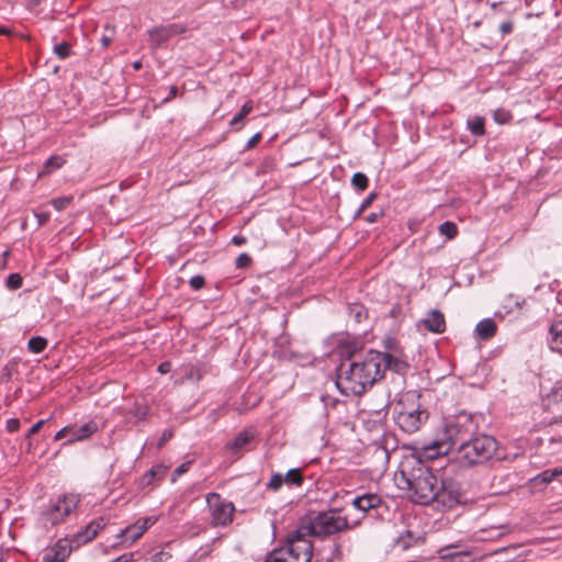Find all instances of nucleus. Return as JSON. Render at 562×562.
<instances>
[{
  "mask_svg": "<svg viewBox=\"0 0 562 562\" xmlns=\"http://www.w3.org/2000/svg\"><path fill=\"white\" fill-rule=\"evenodd\" d=\"M402 367L403 362L390 353L369 350L362 357L340 363L336 385L344 395L360 396L381 380L387 369L398 372Z\"/></svg>",
  "mask_w": 562,
  "mask_h": 562,
  "instance_id": "nucleus-1",
  "label": "nucleus"
},
{
  "mask_svg": "<svg viewBox=\"0 0 562 562\" xmlns=\"http://www.w3.org/2000/svg\"><path fill=\"white\" fill-rule=\"evenodd\" d=\"M398 479L404 484L402 487L408 490L409 498L414 503L422 505L432 503L436 497L435 491H437L436 485L439 477L419 458H406L401 463Z\"/></svg>",
  "mask_w": 562,
  "mask_h": 562,
  "instance_id": "nucleus-2",
  "label": "nucleus"
},
{
  "mask_svg": "<svg viewBox=\"0 0 562 562\" xmlns=\"http://www.w3.org/2000/svg\"><path fill=\"white\" fill-rule=\"evenodd\" d=\"M477 431V424L473 416L467 413L458 415L443 430V437L425 447L423 456L427 459H436L448 454L453 448L458 450Z\"/></svg>",
  "mask_w": 562,
  "mask_h": 562,
  "instance_id": "nucleus-3",
  "label": "nucleus"
},
{
  "mask_svg": "<svg viewBox=\"0 0 562 562\" xmlns=\"http://www.w3.org/2000/svg\"><path fill=\"white\" fill-rule=\"evenodd\" d=\"M299 532L324 540L351 528L347 516L340 509L310 512L299 521Z\"/></svg>",
  "mask_w": 562,
  "mask_h": 562,
  "instance_id": "nucleus-4",
  "label": "nucleus"
},
{
  "mask_svg": "<svg viewBox=\"0 0 562 562\" xmlns=\"http://www.w3.org/2000/svg\"><path fill=\"white\" fill-rule=\"evenodd\" d=\"M313 543L307 535H301L299 527L286 537L285 544L274 549L266 562H310Z\"/></svg>",
  "mask_w": 562,
  "mask_h": 562,
  "instance_id": "nucleus-5",
  "label": "nucleus"
},
{
  "mask_svg": "<svg viewBox=\"0 0 562 562\" xmlns=\"http://www.w3.org/2000/svg\"><path fill=\"white\" fill-rule=\"evenodd\" d=\"M497 441L492 436H473L467 443L458 447L459 458L470 465L481 464L494 457Z\"/></svg>",
  "mask_w": 562,
  "mask_h": 562,
  "instance_id": "nucleus-6",
  "label": "nucleus"
},
{
  "mask_svg": "<svg viewBox=\"0 0 562 562\" xmlns=\"http://www.w3.org/2000/svg\"><path fill=\"white\" fill-rule=\"evenodd\" d=\"M206 503L211 513V524L214 527L227 526L233 521L235 506L225 501L217 493L206 495Z\"/></svg>",
  "mask_w": 562,
  "mask_h": 562,
  "instance_id": "nucleus-7",
  "label": "nucleus"
},
{
  "mask_svg": "<svg viewBox=\"0 0 562 562\" xmlns=\"http://www.w3.org/2000/svg\"><path fill=\"white\" fill-rule=\"evenodd\" d=\"M436 497L432 503L441 505L442 509H451L460 503L461 487L452 477H440L436 485Z\"/></svg>",
  "mask_w": 562,
  "mask_h": 562,
  "instance_id": "nucleus-8",
  "label": "nucleus"
},
{
  "mask_svg": "<svg viewBox=\"0 0 562 562\" xmlns=\"http://www.w3.org/2000/svg\"><path fill=\"white\" fill-rule=\"evenodd\" d=\"M78 497L76 495H68L58 498L48 510L43 514L45 525L55 526L61 521L77 507Z\"/></svg>",
  "mask_w": 562,
  "mask_h": 562,
  "instance_id": "nucleus-9",
  "label": "nucleus"
},
{
  "mask_svg": "<svg viewBox=\"0 0 562 562\" xmlns=\"http://www.w3.org/2000/svg\"><path fill=\"white\" fill-rule=\"evenodd\" d=\"M428 418V413L419 408L398 411L396 416V424L402 430L408 434L417 431L422 424Z\"/></svg>",
  "mask_w": 562,
  "mask_h": 562,
  "instance_id": "nucleus-10",
  "label": "nucleus"
},
{
  "mask_svg": "<svg viewBox=\"0 0 562 562\" xmlns=\"http://www.w3.org/2000/svg\"><path fill=\"white\" fill-rule=\"evenodd\" d=\"M156 517H145L137 520L135 524L127 526L117 535L119 538L130 540V544L138 540L146 530L156 522Z\"/></svg>",
  "mask_w": 562,
  "mask_h": 562,
  "instance_id": "nucleus-11",
  "label": "nucleus"
},
{
  "mask_svg": "<svg viewBox=\"0 0 562 562\" xmlns=\"http://www.w3.org/2000/svg\"><path fill=\"white\" fill-rule=\"evenodd\" d=\"M186 32V27L181 24H169L167 26L155 27L149 31L150 42L155 46H159L170 37Z\"/></svg>",
  "mask_w": 562,
  "mask_h": 562,
  "instance_id": "nucleus-12",
  "label": "nucleus"
},
{
  "mask_svg": "<svg viewBox=\"0 0 562 562\" xmlns=\"http://www.w3.org/2000/svg\"><path fill=\"white\" fill-rule=\"evenodd\" d=\"M106 524L108 522L103 517H99L92 520L90 524L86 526V528L81 532H78L75 536L74 541L76 542L77 546H80L93 540L98 536L100 530H102L106 526Z\"/></svg>",
  "mask_w": 562,
  "mask_h": 562,
  "instance_id": "nucleus-13",
  "label": "nucleus"
},
{
  "mask_svg": "<svg viewBox=\"0 0 562 562\" xmlns=\"http://www.w3.org/2000/svg\"><path fill=\"white\" fill-rule=\"evenodd\" d=\"M71 552V544L67 539L56 542L49 552L43 557L42 562H65Z\"/></svg>",
  "mask_w": 562,
  "mask_h": 562,
  "instance_id": "nucleus-14",
  "label": "nucleus"
},
{
  "mask_svg": "<svg viewBox=\"0 0 562 562\" xmlns=\"http://www.w3.org/2000/svg\"><path fill=\"white\" fill-rule=\"evenodd\" d=\"M381 504L382 498L374 493L363 494L352 499L353 507L363 513L378 508Z\"/></svg>",
  "mask_w": 562,
  "mask_h": 562,
  "instance_id": "nucleus-15",
  "label": "nucleus"
},
{
  "mask_svg": "<svg viewBox=\"0 0 562 562\" xmlns=\"http://www.w3.org/2000/svg\"><path fill=\"white\" fill-rule=\"evenodd\" d=\"M422 322L431 333L441 334L446 329L445 316L439 310L430 311Z\"/></svg>",
  "mask_w": 562,
  "mask_h": 562,
  "instance_id": "nucleus-16",
  "label": "nucleus"
},
{
  "mask_svg": "<svg viewBox=\"0 0 562 562\" xmlns=\"http://www.w3.org/2000/svg\"><path fill=\"white\" fill-rule=\"evenodd\" d=\"M497 330V326L495 322L491 318H485L477 323L475 327V333L477 337L482 340L491 339Z\"/></svg>",
  "mask_w": 562,
  "mask_h": 562,
  "instance_id": "nucleus-17",
  "label": "nucleus"
},
{
  "mask_svg": "<svg viewBox=\"0 0 562 562\" xmlns=\"http://www.w3.org/2000/svg\"><path fill=\"white\" fill-rule=\"evenodd\" d=\"M254 438H255L254 431H251L249 429L243 430L234 438L233 441H231L226 445V448L229 450H234V451L240 450L246 445H248Z\"/></svg>",
  "mask_w": 562,
  "mask_h": 562,
  "instance_id": "nucleus-18",
  "label": "nucleus"
},
{
  "mask_svg": "<svg viewBox=\"0 0 562 562\" xmlns=\"http://www.w3.org/2000/svg\"><path fill=\"white\" fill-rule=\"evenodd\" d=\"M549 334L551 349L562 355V322L552 324Z\"/></svg>",
  "mask_w": 562,
  "mask_h": 562,
  "instance_id": "nucleus-19",
  "label": "nucleus"
},
{
  "mask_svg": "<svg viewBox=\"0 0 562 562\" xmlns=\"http://www.w3.org/2000/svg\"><path fill=\"white\" fill-rule=\"evenodd\" d=\"M97 430H98V426L95 423H93V422L87 423V424L82 425L81 427H79L78 429L72 431V437H71V439H69V442H74L77 440H83V439L90 437Z\"/></svg>",
  "mask_w": 562,
  "mask_h": 562,
  "instance_id": "nucleus-20",
  "label": "nucleus"
},
{
  "mask_svg": "<svg viewBox=\"0 0 562 562\" xmlns=\"http://www.w3.org/2000/svg\"><path fill=\"white\" fill-rule=\"evenodd\" d=\"M562 475V468L544 470L532 479L535 483L548 484L552 482L557 476Z\"/></svg>",
  "mask_w": 562,
  "mask_h": 562,
  "instance_id": "nucleus-21",
  "label": "nucleus"
},
{
  "mask_svg": "<svg viewBox=\"0 0 562 562\" xmlns=\"http://www.w3.org/2000/svg\"><path fill=\"white\" fill-rule=\"evenodd\" d=\"M484 119L482 116H474L468 121V126L471 133L475 136H482L485 133Z\"/></svg>",
  "mask_w": 562,
  "mask_h": 562,
  "instance_id": "nucleus-22",
  "label": "nucleus"
},
{
  "mask_svg": "<svg viewBox=\"0 0 562 562\" xmlns=\"http://www.w3.org/2000/svg\"><path fill=\"white\" fill-rule=\"evenodd\" d=\"M29 349L34 353H41L47 346V340L43 337H32L27 342Z\"/></svg>",
  "mask_w": 562,
  "mask_h": 562,
  "instance_id": "nucleus-23",
  "label": "nucleus"
},
{
  "mask_svg": "<svg viewBox=\"0 0 562 562\" xmlns=\"http://www.w3.org/2000/svg\"><path fill=\"white\" fill-rule=\"evenodd\" d=\"M252 110V103L251 101L246 102L238 114H236L233 120L231 121L232 126H237L238 124H241L245 120V117L251 112Z\"/></svg>",
  "mask_w": 562,
  "mask_h": 562,
  "instance_id": "nucleus-24",
  "label": "nucleus"
},
{
  "mask_svg": "<svg viewBox=\"0 0 562 562\" xmlns=\"http://www.w3.org/2000/svg\"><path fill=\"white\" fill-rule=\"evenodd\" d=\"M439 233L448 239H452L458 235V227L454 223L447 221L439 225Z\"/></svg>",
  "mask_w": 562,
  "mask_h": 562,
  "instance_id": "nucleus-25",
  "label": "nucleus"
},
{
  "mask_svg": "<svg viewBox=\"0 0 562 562\" xmlns=\"http://www.w3.org/2000/svg\"><path fill=\"white\" fill-rule=\"evenodd\" d=\"M284 483L300 486L303 483V476L299 469H291L288 471L285 476H283Z\"/></svg>",
  "mask_w": 562,
  "mask_h": 562,
  "instance_id": "nucleus-26",
  "label": "nucleus"
},
{
  "mask_svg": "<svg viewBox=\"0 0 562 562\" xmlns=\"http://www.w3.org/2000/svg\"><path fill=\"white\" fill-rule=\"evenodd\" d=\"M368 177L362 172H356L351 178V183L358 190H366L368 188Z\"/></svg>",
  "mask_w": 562,
  "mask_h": 562,
  "instance_id": "nucleus-27",
  "label": "nucleus"
},
{
  "mask_svg": "<svg viewBox=\"0 0 562 562\" xmlns=\"http://www.w3.org/2000/svg\"><path fill=\"white\" fill-rule=\"evenodd\" d=\"M65 164V159L59 156H52L46 162H45V172H50L55 169L60 168Z\"/></svg>",
  "mask_w": 562,
  "mask_h": 562,
  "instance_id": "nucleus-28",
  "label": "nucleus"
},
{
  "mask_svg": "<svg viewBox=\"0 0 562 562\" xmlns=\"http://www.w3.org/2000/svg\"><path fill=\"white\" fill-rule=\"evenodd\" d=\"M54 53L61 59L70 56L71 47L67 42H63L54 46Z\"/></svg>",
  "mask_w": 562,
  "mask_h": 562,
  "instance_id": "nucleus-29",
  "label": "nucleus"
},
{
  "mask_svg": "<svg viewBox=\"0 0 562 562\" xmlns=\"http://www.w3.org/2000/svg\"><path fill=\"white\" fill-rule=\"evenodd\" d=\"M22 283H23V279L19 273L9 274V277L7 278V282H5L7 286L10 290L20 289L22 286Z\"/></svg>",
  "mask_w": 562,
  "mask_h": 562,
  "instance_id": "nucleus-30",
  "label": "nucleus"
},
{
  "mask_svg": "<svg viewBox=\"0 0 562 562\" xmlns=\"http://www.w3.org/2000/svg\"><path fill=\"white\" fill-rule=\"evenodd\" d=\"M494 120L499 124H506L512 120V114L507 110L497 109L494 112Z\"/></svg>",
  "mask_w": 562,
  "mask_h": 562,
  "instance_id": "nucleus-31",
  "label": "nucleus"
},
{
  "mask_svg": "<svg viewBox=\"0 0 562 562\" xmlns=\"http://www.w3.org/2000/svg\"><path fill=\"white\" fill-rule=\"evenodd\" d=\"M71 196H61L53 199L52 204L57 211H61L65 210L71 203Z\"/></svg>",
  "mask_w": 562,
  "mask_h": 562,
  "instance_id": "nucleus-32",
  "label": "nucleus"
},
{
  "mask_svg": "<svg viewBox=\"0 0 562 562\" xmlns=\"http://www.w3.org/2000/svg\"><path fill=\"white\" fill-rule=\"evenodd\" d=\"M251 257L248 254L243 252L236 259V267L239 269H245L248 268L251 265Z\"/></svg>",
  "mask_w": 562,
  "mask_h": 562,
  "instance_id": "nucleus-33",
  "label": "nucleus"
},
{
  "mask_svg": "<svg viewBox=\"0 0 562 562\" xmlns=\"http://www.w3.org/2000/svg\"><path fill=\"white\" fill-rule=\"evenodd\" d=\"M283 483H284V480H283L282 474L276 473L271 476V479L268 483V487L270 490L277 491L282 486Z\"/></svg>",
  "mask_w": 562,
  "mask_h": 562,
  "instance_id": "nucleus-34",
  "label": "nucleus"
},
{
  "mask_svg": "<svg viewBox=\"0 0 562 562\" xmlns=\"http://www.w3.org/2000/svg\"><path fill=\"white\" fill-rule=\"evenodd\" d=\"M453 562H472L471 552L460 551L451 554Z\"/></svg>",
  "mask_w": 562,
  "mask_h": 562,
  "instance_id": "nucleus-35",
  "label": "nucleus"
},
{
  "mask_svg": "<svg viewBox=\"0 0 562 562\" xmlns=\"http://www.w3.org/2000/svg\"><path fill=\"white\" fill-rule=\"evenodd\" d=\"M190 465H191V462L188 461V462H184V463L180 464L179 467H177L172 473V481H176L177 477H179L180 475L186 473L189 470Z\"/></svg>",
  "mask_w": 562,
  "mask_h": 562,
  "instance_id": "nucleus-36",
  "label": "nucleus"
},
{
  "mask_svg": "<svg viewBox=\"0 0 562 562\" xmlns=\"http://www.w3.org/2000/svg\"><path fill=\"white\" fill-rule=\"evenodd\" d=\"M204 278L202 276H194L190 279V285L194 290H200L204 285Z\"/></svg>",
  "mask_w": 562,
  "mask_h": 562,
  "instance_id": "nucleus-37",
  "label": "nucleus"
},
{
  "mask_svg": "<svg viewBox=\"0 0 562 562\" xmlns=\"http://www.w3.org/2000/svg\"><path fill=\"white\" fill-rule=\"evenodd\" d=\"M376 198V193L372 192L370 193L361 203L360 205V209H359V213L363 212L366 209H368L371 203L374 201V199Z\"/></svg>",
  "mask_w": 562,
  "mask_h": 562,
  "instance_id": "nucleus-38",
  "label": "nucleus"
},
{
  "mask_svg": "<svg viewBox=\"0 0 562 562\" xmlns=\"http://www.w3.org/2000/svg\"><path fill=\"white\" fill-rule=\"evenodd\" d=\"M499 31H501L502 35L510 34L513 31V22L510 20L504 21L499 25Z\"/></svg>",
  "mask_w": 562,
  "mask_h": 562,
  "instance_id": "nucleus-39",
  "label": "nucleus"
},
{
  "mask_svg": "<svg viewBox=\"0 0 562 562\" xmlns=\"http://www.w3.org/2000/svg\"><path fill=\"white\" fill-rule=\"evenodd\" d=\"M173 436V432L169 429L164 430L161 438L158 441V448H161L168 440Z\"/></svg>",
  "mask_w": 562,
  "mask_h": 562,
  "instance_id": "nucleus-40",
  "label": "nucleus"
},
{
  "mask_svg": "<svg viewBox=\"0 0 562 562\" xmlns=\"http://www.w3.org/2000/svg\"><path fill=\"white\" fill-rule=\"evenodd\" d=\"M261 139V134L260 133H257L255 134L252 137L249 138V140L247 142L246 146H245V149H251L254 148Z\"/></svg>",
  "mask_w": 562,
  "mask_h": 562,
  "instance_id": "nucleus-41",
  "label": "nucleus"
},
{
  "mask_svg": "<svg viewBox=\"0 0 562 562\" xmlns=\"http://www.w3.org/2000/svg\"><path fill=\"white\" fill-rule=\"evenodd\" d=\"M20 428V420L16 418H11L7 422V429L10 432L16 431Z\"/></svg>",
  "mask_w": 562,
  "mask_h": 562,
  "instance_id": "nucleus-42",
  "label": "nucleus"
},
{
  "mask_svg": "<svg viewBox=\"0 0 562 562\" xmlns=\"http://www.w3.org/2000/svg\"><path fill=\"white\" fill-rule=\"evenodd\" d=\"M44 423H45L44 420H38L36 424H34L27 431L26 437L30 438L31 436L37 434L40 431V429L42 428V426L44 425Z\"/></svg>",
  "mask_w": 562,
  "mask_h": 562,
  "instance_id": "nucleus-43",
  "label": "nucleus"
},
{
  "mask_svg": "<svg viewBox=\"0 0 562 562\" xmlns=\"http://www.w3.org/2000/svg\"><path fill=\"white\" fill-rule=\"evenodd\" d=\"M178 94V88L176 86H171L169 88V94L164 99V102L170 101L172 98H175Z\"/></svg>",
  "mask_w": 562,
  "mask_h": 562,
  "instance_id": "nucleus-44",
  "label": "nucleus"
},
{
  "mask_svg": "<svg viewBox=\"0 0 562 562\" xmlns=\"http://www.w3.org/2000/svg\"><path fill=\"white\" fill-rule=\"evenodd\" d=\"M72 429L69 428V427H65L63 429H60L56 435H55V440H60L63 439L64 437H66V435L71 431Z\"/></svg>",
  "mask_w": 562,
  "mask_h": 562,
  "instance_id": "nucleus-45",
  "label": "nucleus"
},
{
  "mask_svg": "<svg viewBox=\"0 0 562 562\" xmlns=\"http://www.w3.org/2000/svg\"><path fill=\"white\" fill-rule=\"evenodd\" d=\"M246 241H247V239H246V237H244V236H234V237L232 238V243H233L234 245H236V246L244 245V244H246Z\"/></svg>",
  "mask_w": 562,
  "mask_h": 562,
  "instance_id": "nucleus-46",
  "label": "nucleus"
},
{
  "mask_svg": "<svg viewBox=\"0 0 562 562\" xmlns=\"http://www.w3.org/2000/svg\"><path fill=\"white\" fill-rule=\"evenodd\" d=\"M171 364L169 362H162L158 367L160 373H167L170 371Z\"/></svg>",
  "mask_w": 562,
  "mask_h": 562,
  "instance_id": "nucleus-47",
  "label": "nucleus"
},
{
  "mask_svg": "<svg viewBox=\"0 0 562 562\" xmlns=\"http://www.w3.org/2000/svg\"><path fill=\"white\" fill-rule=\"evenodd\" d=\"M166 555L165 552L160 551L151 557V562H162Z\"/></svg>",
  "mask_w": 562,
  "mask_h": 562,
  "instance_id": "nucleus-48",
  "label": "nucleus"
},
{
  "mask_svg": "<svg viewBox=\"0 0 562 562\" xmlns=\"http://www.w3.org/2000/svg\"><path fill=\"white\" fill-rule=\"evenodd\" d=\"M383 215V213H370L368 216H367V222L369 223H374L378 221L379 216Z\"/></svg>",
  "mask_w": 562,
  "mask_h": 562,
  "instance_id": "nucleus-49",
  "label": "nucleus"
},
{
  "mask_svg": "<svg viewBox=\"0 0 562 562\" xmlns=\"http://www.w3.org/2000/svg\"><path fill=\"white\" fill-rule=\"evenodd\" d=\"M0 34L1 35H12L13 32L9 27L0 25Z\"/></svg>",
  "mask_w": 562,
  "mask_h": 562,
  "instance_id": "nucleus-50",
  "label": "nucleus"
},
{
  "mask_svg": "<svg viewBox=\"0 0 562 562\" xmlns=\"http://www.w3.org/2000/svg\"><path fill=\"white\" fill-rule=\"evenodd\" d=\"M110 42H111V38H110L109 36H103V37L101 38V43H102V45H103L104 47L109 46Z\"/></svg>",
  "mask_w": 562,
  "mask_h": 562,
  "instance_id": "nucleus-51",
  "label": "nucleus"
},
{
  "mask_svg": "<svg viewBox=\"0 0 562 562\" xmlns=\"http://www.w3.org/2000/svg\"><path fill=\"white\" fill-rule=\"evenodd\" d=\"M42 1H43V0H29V2H30V4H29V5H30L31 8H34V7H37L38 4H41V3H42Z\"/></svg>",
  "mask_w": 562,
  "mask_h": 562,
  "instance_id": "nucleus-52",
  "label": "nucleus"
},
{
  "mask_svg": "<svg viewBox=\"0 0 562 562\" xmlns=\"http://www.w3.org/2000/svg\"><path fill=\"white\" fill-rule=\"evenodd\" d=\"M156 475V470L155 469H151L149 470L147 473H146V477L149 476L150 479L154 477Z\"/></svg>",
  "mask_w": 562,
  "mask_h": 562,
  "instance_id": "nucleus-53",
  "label": "nucleus"
},
{
  "mask_svg": "<svg viewBox=\"0 0 562 562\" xmlns=\"http://www.w3.org/2000/svg\"><path fill=\"white\" fill-rule=\"evenodd\" d=\"M140 67H142L140 61H136V63H134V68H135V69H139Z\"/></svg>",
  "mask_w": 562,
  "mask_h": 562,
  "instance_id": "nucleus-54",
  "label": "nucleus"
},
{
  "mask_svg": "<svg viewBox=\"0 0 562 562\" xmlns=\"http://www.w3.org/2000/svg\"><path fill=\"white\" fill-rule=\"evenodd\" d=\"M146 416V412L139 413V418H144Z\"/></svg>",
  "mask_w": 562,
  "mask_h": 562,
  "instance_id": "nucleus-55",
  "label": "nucleus"
},
{
  "mask_svg": "<svg viewBox=\"0 0 562 562\" xmlns=\"http://www.w3.org/2000/svg\"><path fill=\"white\" fill-rule=\"evenodd\" d=\"M360 315H361V312H360V311H357V313H356V317H357L358 319H359Z\"/></svg>",
  "mask_w": 562,
  "mask_h": 562,
  "instance_id": "nucleus-56",
  "label": "nucleus"
},
{
  "mask_svg": "<svg viewBox=\"0 0 562 562\" xmlns=\"http://www.w3.org/2000/svg\"><path fill=\"white\" fill-rule=\"evenodd\" d=\"M46 220V216L41 217L40 223H43Z\"/></svg>",
  "mask_w": 562,
  "mask_h": 562,
  "instance_id": "nucleus-57",
  "label": "nucleus"
},
{
  "mask_svg": "<svg viewBox=\"0 0 562 562\" xmlns=\"http://www.w3.org/2000/svg\"><path fill=\"white\" fill-rule=\"evenodd\" d=\"M46 220V216L41 217L40 223H43Z\"/></svg>",
  "mask_w": 562,
  "mask_h": 562,
  "instance_id": "nucleus-58",
  "label": "nucleus"
},
{
  "mask_svg": "<svg viewBox=\"0 0 562 562\" xmlns=\"http://www.w3.org/2000/svg\"><path fill=\"white\" fill-rule=\"evenodd\" d=\"M561 2H562V0H561Z\"/></svg>",
  "mask_w": 562,
  "mask_h": 562,
  "instance_id": "nucleus-59",
  "label": "nucleus"
}]
</instances>
